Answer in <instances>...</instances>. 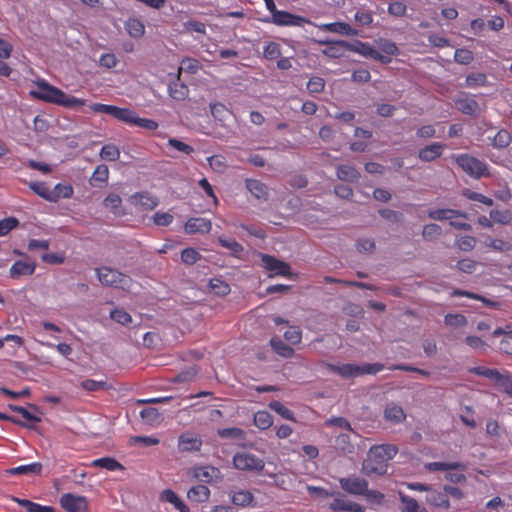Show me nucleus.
Returning <instances> with one entry per match:
<instances>
[{"mask_svg": "<svg viewBox=\"0 0 512 512\" xmlns=\"http://www.w3.org/2000/svg\"><path fill=\"white\" fill-rule=\"evenodd\" d=\"M406 418L403 408L396 403H388L384 409V419L393 424L402 423Z\"/></svg>", "mask_w": 512, "mask_h": 512, "instance_id": "obj_23", "label": "nucleus"}, {"mask_svg": "<svg viewBox=\"0 0 512 512\" xmlns=\"http://www.w3.org/2000/svg\"><path fill=\"white\" fill-rule=\"evenodd\" d=\"M425 469L429 472L450 471L466 469V465L462 462H429L425 464Z\"/></svg>", "mask_w": 512, "mask_h": 512, "instance_id": "obj_27", "label": "nucleus"}, {"mask_svg": "<svg viewBox=\"0 0 512 512\" xmlns=\"http://www.w3.org/2000/svg\"><path fill=\"white\" fill-rule=\"evenodd\" d=\"M100 157L106 161H117L120 158V150L114 144H106L101 148Z\"/></svg>", "mask_w": 512, "mask_h": 512, "instance_id": "obj_52", "label": "nucleus"}, {"mask_svg": "<svg viewBox=\"0 0 512 512\" xmlns=\"http://www.w3.org/2000/svg\"><path fill=\"white\" fill-rule=\"evenodd\" d=\"M11 500L24 507L27 512H54V508L52 506H44L28 499H21L12 496Z\"/></svg>", "mask_w": 512, "mask_h": 512, "instance_id": "obj_34", "label": "nucleus"}, {"mask_svg": "<svg viewBox=\"0 0 512 512\" xmlns=\"http://www.w3.org/2000/svg\"><path fill=\"white\" fill-rule=\"evenodd\" d=\"M129 201L131 204L141 206L145 210H153L159 204L158 198L148 191H141L132 194Z\"/></svg>", "mask_w": 512, "mask_h": 512, "instance_id": "obj_14", "label": "nucleus"}, {"mask_svg": "<svg viewBox=\"0 0 512 512\" xmlns=\"http://www.w3.org/2000/svg\"><path fill=\"white\" fill-rule=\"evenodd\" d=\"M428 217L433 220L443 221L451 220L456 217L467 219V213L450 208L432 209L428 211Z\"/></svg>", "mask_w": 512, "mask_h": 512, "instance_id": "obj_20", "label": "nucleus"}, {"mask_svg": "<svg viewBox=\"0 0 512 512\" xmlns=\"http://www.w3.org/2000/svg\"><path fill=\"white\" fill-rule=\"evenodd\" d=\"M231 501L236 506L247 507L254 501L253 494L248 490L233 491L230 494Z\"/></svg>", "mask_w": 512, "mask_h": 512, "instance_id": "obj_35", "label": "nucleus"}, {"mask_svg": "<svg viewBox=\"0 0 512 512\" xmlns=\"http://www.w3.org/2000/svg\"><path fill=\"white\" fill-rule=\"evenodd\" d=\"M200 259L201 255L195 248H185L181 252V261L186 265H193Z\"/></svg>", "mask_w": 512, "mask_h": 512, "instance_id": "obj_57", "label": "nucleus"}, {"mask_svg": "<svg viewBox=\"0 0 512 512\" xmlns=\"http://www.w3.org/2000/svg\"><path fill=\"white\" fill-rule=\"evenodd\" d=\"M426 502L438 509L448 510L450 508V501L446 497L444 489L442 491L436 489L429 490V493L426 495Z\"/></svg>", "mask_w": 512, "mask_h": 512, "instance_id": "obj_21", "label": "nucleus"}, {"mask_svg": "<svg viewBox=\"0 0 512 512\" xmlns=\"http://www.w3.org/2000/svg\"><path fill=\"white\" fill-rule=\"evenodd\" d=\"M325 88V80L321 77H311L307 83V90L311 94L321 93Z\"/></svg>", "mask_w": 512, "mask_h": 512, "instance_id": "obj_64", "label": "nucleus"}, {"mask_svg": "<svg viewBox=\"0 0 512 512\" xmlns=\"http://www.w3.org/2000/svg\"><path fill=\"white\" fill-rule=\"evenodd\" d=\"M442 235V228L438 224H427L423 227L422 237L427 241H432Z\"/></svg>", "mask_w": 512, "mask_h": 512, "instance_id": "obj_55", "label": "nucleus"}, {"mask_svg": "<svg viewBox=\"0 0 512 512\" xmlns=\"http://www.w3.org/2000/svg\"><path fill=\"white\" fill-rule=\"evenodd\" d=\"M89 108L94 113L111 115L115 119L131 126H138L147 130H156L159 126L157 121L148 118H140L135 111L129 108L102 103H92Z\"/></svg>", "mask_w": 512, "mask_h": 512, "instance_id": "obj_3", "label": "nucleus"}, {"mask_svg": "<svg viewBox=\"0 0 512 512\" xmlns=\"http://www.w3.org/2000/svg\"><path fill=\"white\" fill-rule=\"evenodd\" d=\"M270 345L273 351L281 357L291 358L294 354V349L284 343L279 337L271 338Z\"/></svg>", "mask_w": 512, "mask_h": 512, "instance_id": "obj_38", "label": "nucleus"}, {"mask_svg": "<svg viewBox=\"0 0 512 512\" xmlns=\"http://www.w3.org/2000/svg\"><path fill=\"white\" fill-rule=\"evenodd\" d=\"M335 448L343 454H350L354 450V446L350 441L348 434H340L335 440Z\"/></svg>", "mask_w": 512, "mask_h": 512, "instance_id": "obj_51", "label": "nucleus"}, {"mask_svg": "<svg viewBox=\"0 0 512 512\" xmlns=\"http://www.w3.org/2000/svg\"><path fill=\"white\" fill-rule=\"evenodd\" d=\"M337 177L342 181L352 182L359 177V172L350 165H341L337 167Z\"/></svg>", "mask_w": 512, "mask_h": 512, "instance_id": "obj_46", "label": "nucleus"}, {"mask_svg": "<svg viewBox=\"0 0 512 512\" xmlns=\"http://www.w3.org/2000/svg\"><path fill=\"white\" fill-rule=\"evenodd\" d=\"M91 466L106 469L108 471L123 470V465L112 457H102L92 461Z\"/></svg>", "mask_w": 512, "mask_h": 512, "instance_id": "obj_39", "label": "nucleus"}, {"mask_svg": "<svg viewBox=\"0 0 512 512\" xmlns=\"http://www.w3.org/2000/svg\"><path fill=\"white\" fill-rule=\"evenodd\" d=\"M74 189L71 184L58 183L51 189V200L52 203H57L60 199H69L73 196Z\"/></svg>", "mask_w": 512, "mask_h": 512, "instance_id": "obj_29", "label": "nucleus"}, {"mask_svg": "<svg viewBox=\"0 0 512 512\" xmlns=\"http://www.w3.org/2000/svg\"><path fill=\"white\" fill-rule=\"evenodd\" d=\"M201 68L202 65L199 60L186 57L181 61L177 75L180 76L182 71H185L189 74H196Z\"/></svg>", "mask_w": 512, "mask_h": 512, "instance_id": "obj_45", "label": "nucleus"}, {"mask_svg": "<svg viewBox=\"0 0 512 512\" xmlns=\"http://www.w3.org/2000/svg\"><path fill=\"white\" fill-rule=\"evenodd\" d=\"M95 274L104 286L128 291L133 284L130 276L108 266L96 268Z\"/></svg>", "mask_w": 512, "mask_h": 512, "instance_id": "obj_4", "label": "nucleus"}, {"mask_svg": "<svg viewBox=\"0 0 512 512\" xmlns=\"http://www.w3.org/2000/svg\"><path fill=\"white\" fill-rule=\"evenodd\" d=\"M455 161L466 174L474 179L490 176L487 164L474 156L460 154Z\"/></svg>", "mask_w": 512, "mask_h": 512, "instance_id": "obj_6", "label": "nucleus"}, {"mask_svg": "<svg viewBox=\"0 0 512 512\" xmlns=\"http://www.w3.org/2000/svg\"><path fill=\"white\" fill-rule=\"evenodd\" d=\"M169 95L175 100H185L189 94L188 86L180 82V76L177 75V79L172 81L168 86Z\"/></svg>", "mask_w": 512, "mask_h": 512, "instance_id": "obj_30", "label": "nucleus"}, {"mask_svg": "<svg viewBox=\"0 0 512 512\" xmlns=\"http://www.w3.org/2000/svg\"><path fill=\"white\" fill-rule=\"evenodd\" d=\"M29 95L34 99L66 108L82 107L85 105L84 99L67 95L44 79L36 82V89L31 90Z\"/></svg>", "mask_w": 512, "mask_h": 512, "instance_id": "obj_1", "label": "nucleus"}, {"mask_svg": "<svg viewBox=\"0 0 512 512\" xmlns=\"http://www.w3.org/2000/svg\"><path fill=\"white\" fill-rule=\"evenodd\" d=\"M193 476L204 483H217L223 479L220 469L210 465L195 467Z\"/></svg>", "mask_w": 512, "mask_h": 512, "instance_id": "obj_12", "label": "nucleus"}, {"mask_svg": "<svg viewBox=\"0 0 512 512\" xmlns=\"http://www.w3.org/2000/svg\"><path fill=\"white\" fill-rule=\"evenodd\" d=\"M319 29L347 36H357L358 31L345 22L322 23L316 25Z\"/></svg>", "mask_w": 512, "mask_h": 512, "instance_id": "obj_19", "label": "nucleus"}, {"mask_svg": "<svg viewBox=\"0 0 512 512\" xmlns=\"http://www.w3.org/2000/svg\"><path fill=\"white\" fill-rule=\"evenodd\" d=\"M462 195L469 200L480 202L486 206H492L493 200L481 193L472 191L470 189H464Z\"/></svg>", "mask_w": 512, "mask_h": 512, "instance_id": "obj_61", "label": "nucleus"}, {"mask_svg": "<svg viewBox=\"0 0 512 512\" xmlns=\"http://www.w3.org/2000/svg\"><path fill=\"white\" fill-rule=\"evenodd\" d=\"M377 46L380 51H382L384 56H396L399 53V49L395 42L389 39H379L377 41Z\"/></svg>", "mask_w": 512, "mask_h": 512, "instance_id": "obj_49", "label": "nucleus"}, {"mask_svg": "<svg viewBox=\"0 0 512 512\" xmlns=\"http://www.w3.org/2000/svg\"><path fill=\"white\" fill-rule=\"evenodd\" d=\"M281 45L274 41H268L263 46V57L266 60H276L281 56Z\"/></svg>", "mask_w": 512, "mask_h": 512, "instance_id": "obj_43", "label": "nucleus"}, {"mask_svg": "<svg viewBox=\"0 0 512 512\" xmlns=\"http://www.w3.org/2000/svg\"><path fill=\"white\" fill-rule=\"evenodd\" d=\"M160 500L174 505L179 512H189L188 506L171 489H165L160 494Z\"/></svg>", "mask_w": 512, "mask_h": 512, "instance_id": "obj_32", "label": "nucleus"}, {"mask_svg": "<svg viewBox=\"0 0 512 512\" xmlns=\"http://www.w3.org/2000/svg\"><path fill=\"white\" fill-rule=\"evenodd\" d=\"M487 83V76L484 73L469 74L465 80L466 86L470 88L484 87Z\"/></svg>", "mask_w": 512, "mask_h": 512, "instance_id": "obj_53", "label": "nucleus"}, {"mask_svg": "<svg viewBox=\"0 0 512 512\" xmlns=\"http://www.w3.org/2000/svg\"><path fill=\"white\" fill-rule=\"evenodd\" d=\"M492 336L501 337L499 342V350L502 353L512 356V330L509 325L505 328L498 327L492 332Z\"/></svg>", "mask_w": 512, "mask_h": 512, "instance_id": "obj_17", "label": "nucleus"}, {"mask_svg": "<svg viewBox=\"0 0 512 512\" xmlns=\"http://www.w3.org/2000/svg\"><path fill=\"white\" fill-rule=\"evenodd\" d=\"M29 188L37 194L39 197L50 202L51 200V189L42 181H33L28 183Z\"/></svg>", "mask_w": 512, "mask_h": 512, "instance_id": "obj_48", "label": "nucleus"}, {"mask_svg": "<svg viewBox=\"0 0 512 512\" xmlns=\"http://www.w3.org/2000/svg\"><path fill=\"white\" fill-rule=\"evenodd\" d=\"M329 508L335 512H365V507L346 499L343 495L337 494L329 504Z\"/></svg>", "mask_w": 512, "mask_h": 512, "instance_id": "obj_13", "label": "nucleus"}, {"mask_svg": "<svg viewBox=\"0 0 512 512\" xmlns=\"http://www.w3.org/2000/svg\"><path fill=\"white\" fill-rule=\"evenodd\" d=\"M457 109L465 115H474L479 109L478 103L468 97L459 98L455 102Z\"/></svg>", "mask_w": 512, "mask_h": 512, "instance_id": "obj_37", "label": "nucleus"}, {"mask_svg": "<svg viewBox=\"0 0 512 512\" xmlns=\"http://www.w3.org/2000/svg\"><path fill=\"white\" fill-rule=\"evenodd\" d=\"M218 242L222 247L230 250L234 256H237L244 250L243 246L240 243H238L234 238L219 237Z\"/></svg>", "mask_w": 512, "mask_h": 512, "instance_id": "obj_54", "label": "nucleus"}, {"mask_svg": "<svg viewBox=\"0 0 512 512\" xmlns=\"http://www.w3.org/2000/svg\"><path fill=\"white\" fill-rule=\"evenodd\" d=\"M444 149L445 145L443 143H431L419 150L418 158L423 162H432L442 156Z\"/></svg>", "mask_w": 512, "mask_h": 512, "instance_id": "obj_18", "label": "nucleus"}, {"mask_svg": "<svg viewBox=\"0 0 512 512\" xmlns=\"http://www.w3.org/2000/svg\"><path fill=\"white\" fill-rule=\"evenodd\" d=\"M218 435L221 438L244 439L246 436V433L241 428L229 427V428L219 429Z\"/></svg>", "mask_w": 512, "mask_h": 512, "instance_id": "obj_58", "label": "nucleus"}, {"mask_svg": "<svg viewBox=\"0 0 512 512\" xmlns=\"http://www.w3.org/2000/svg\"><path fill=\"white\" fill-rule=\"evenodd\" d=\"M397 452V447L391 444L372 446L362 464V472L367 476L386 474L388 462L393 459Z\"/></svg>", "mask_w": 512, "mask_h": 512, "instance_id": "obj_2", "label": "nucleus"}, {"mask_svg": "<svg viewBox=\"0 0 512 512\" xmlns=\"http://www.w3.org/2000/svg\"><path fill=\"white\" fill-rule=\"evenodd\" d=\"M262 265L268 272V276L273 278L275 276L291 277V266L289 263L282 261L272 255L260 254Z\"/></svg>", "mask_w": 512, "mask_h": 512, "instance_id": "obj_7", "label": "nucleus"}, {"mask_svg": "<svg viewBox=\"0 0 512 512\" xmlns=\"http://www.w3.org/2000/svg\"><path fill=\"white\" fill-rule=\"evenodd\" d=\"M212 229V223L209 219L192 217L187 220L184 230L187 234L202 233L207 234Z\"/></svg>", "mask_w": 512, "mask_h": 512, "instance_id": "obj_16", "label": "nucleus"}, {"mask_svg": "<svg viewBox=\"0 0 512 512\" xmlns=\"http://www.w3.org/2000/svg\"><path fill=\"white\" fill-rule=\"evenodd\" d=\"M207 161L211 169L217 173H223L227 168L225 157L222 155L210 156Z\"/></svg>", "mask_w": 512, "mask_h": 512, "instance_id": "obj_59", "label": "nucleus"}, {"mask_svg": "<svg viewBox=\"0 0 512 512\" xmlns=\"http://www.w3.org/2000/svg\"><path fill=\"white\" fill-rule=\"evenodd\" d=\"M103 206L116 216L125 215V211L122 207V199L116 193H109L103 200Z\"/></svg>", "mask_w": 512, "mask_h": 512, "instance_id": "obj_28", "label": "nucleus"}, {"mask_svg": "<svg viewBox=\"0 0 512 512\" xmlns=\"http://www.w3.org/2000/svg\"><path fill=\"white\" fill-rule=\"evenodd\" d=\"M36 264L33 262L16 261L10 267L9 275L11 278L16 279L21 276L32 275L35 272Z\"/></svg>", "mask_w": 512, "mask_h": 512, "instance_id": "obj_24", "label": "nucleus"}, {"mask_svg": "<svg viewBox=\"0 0 512 512\" xmlns=\"http://www.w3.org/2000/svg\"><path fill=\"white\" fill-rule=\"evenodd\" d=\"M474 59V55L472 51L465 49V48H459L456 49L454 53V60L455 62L462 64V65H468L470 64Z\"/></svg>", "mask_w": 512, "mask_h": 512, "instance_id": "obj_62", "label": "nucleus"}, {"mask_svg": "<svg viewBox=\"0 0 512 512\" xmlns=\"http://www.w3.org/2000/svg\"><path fill=\"white\" fill-rule=\"evenodd\" d=\"M401 503L403 504L402 512H428L424 507H421L418 501L403 493L399 494Z\"/></svg>", "mask_w": 512, "mask_h": 512, "instance_id": "obj_40", "label": "nucleus"}, {"mask_svg": "<svg viewBox=\"0 0 512 512\" xmlns=\"http://www.w3.org/2000/svg\"><path fill=\"white\" fill-rule=\"evenodd\" d=\"M246 188L251 192V194L262 201H267L269 197V189L268 187L259 180L256 179H247L246 180Z\"/></svg>", "mask_w": 512, "mask_h": 512, "instance_id": "obj_25", "label": "nucleus"}, {"mask_svg": "<svg viewBox=\"0 0 512 512\" xmlns=\"http://www.w3.org/2000/svg\"><path fill=\"white\" fill-rule=\"evenodd\" d=\"M109 179V168L105 164H100L96 166L92 176L90 178V182L93 186L103 187L107 184Z\"/></svg>", "mask_w": 512, "mask_h": 512, "instance_id": "obj_33", "label": "nucleus"}, {"mask_svg": "<svg viewBox=\"0 0 512 512\" xmlns=\"http://www.w3.org/2000/svg\"><path fill=\"white\" fill-rule=\"evenodd\" d=\"M233 466L241 471L261 472L265 467V462L248 452H237L233 456Z\"/></svg>", "mask_w": 512, "mask_h": 512, "instance_id": "obj_8", "label": "nucleus"}, {"mask_svg": "<svg viewBox=\"0 0 512 512\" xmlns=\"http://www.w3.org/2000/svg\"><path fill=\"white\" fill-rule=\"evenodd\" d=\"M18 226L19 220L16 217H7L0 220V237L6 236Z\"/></svg>", "mask_w": 512, "mask_h": 512, "instance_id": "obj_60", "label": "nucleus"}, {"mask_svg": "<svg viewBox=\"0 0 512 512\" xmlns=\"http://www.w3.org/2000/svg\"><path fill=\"white\" fill-rule=\"evenodd\" d=\"M269 408L286 420L296 421L293 411L284 406L280 401H271L269 403Z\"/></svg>", "mask_w": 512, "mask_h": 512, "instance_id": "obj_50", "label": "nucleus"}, {"mask_svg": "<svg viewBox=\"0 0 512 512\" xmlns=\"http://www.w3.org/2000/svg\"><path fill=\"white\" fill-rule=\"evenodd\" d=\"M127 33L133 38H140L145 32L144 24L136 18H129L125 24Z\"/></svg>", "mask_w": 512, "mask_h": 512, "instance_id": "obj_42", "label": "nucleus"}, {"mask_svg": "<svg viewBox=\"0 0 512 512\" xmlns=\"http://www.w3.org/2000/svg\"><path fill=\"white\" fill-rule=\"evenodd\" d=\"M140 416L142 420L151 426H155L160 424L162 421V417L158 409L153 407L144 408L140 412Z\"/></svg>", "mask_w": 512, "mask_h": 512, "instance_id": "obj_41", "label": "nucleus"}, {"mask_svg": "<svg viewBox=\"0 0 512 512\" xmlns=\"http://www.w3.org/2000/svg\"><path fill=\"white\" fill-rule=\"evenodd\" d=\"M327 367L330 371L340 375L343 378H354L364 374L374 375L384 369V365L380 363H372V364H342V365H334L327 364Z\"/></svg>", "mask_w": 512, "mask_h": 512, "instance_id": "obj_5", "label": "nucleus"}, {"mask_svg": "<svg viewBox=\"0 0 512 512\" xmlns=\"http://www.w3.org/2000/svg\"><path fill=\"white\" fill-rule=\"evenodd\" d=\"M265 22H271L277 26H298L301 27L304 24H313L308 18L300 15H296L284 10H278L271 19H265Z\"/></svg>", "mask_w": 512, "mask_h": 512, "instance_id": "obj_9", "label": "nucleus"}, {"mask_svg": "<svg viewBox=\"0 0 512 512\" xmlns=\"http://www.w3.org/2000/svg\"><path fill=\"white\" fill-rule=\"evenodd\" d=\"M339 484L345 492L351 495L363 496L365 492H368V481L355 475L340 478Z\"/></svg>", "mask_w": 512, "mask_h": 512, "instance_id": "obj_10", "label": "nucleus"}, {"mask_svg": "<svg viewBox=\"0 0 512 512\" xmlns=\"http://www.w3.org/2000/svg\"><path fill=\"white\" fill-rule=\"evenodd\" d=\"M254 425L261 430H266L273 424V417L267 411H258L254 414Z\"/></svg>", "mask_w": 512, "mask_h": 512, "instance_id": "obj_44", "label": "nucleus"}, {"mask_svg": "<svg viewBox=\"0 0 512 512\" xmlns=\"http://www.w3.org/2000/svg\"><path fill=\"white\" fill-rule=\"evenodd\" d=\"M320 44H327V47L322 51V54L328 58H339L343 55V48H349L350 44L345 41H319Z\"/></svg>", "mask_w": 512, "mask_h": 512, "instance_id": "obj_26", "label": "nucleus"}, {"mask_svg": "<svg viewBox=\"0 0 512 512\" xmlns=\"http://www.w3.org/2000/svg\"><path fill=\"white\" fill-rule=\"evenodd\" d=\"M470 372L475 375H479V376L488 378V379L492 380L495 384L501 386L502 388L504 386V378L507 377V373L502 374L496 369L486 368L483 366L474 367L470 370Z\"/></svg>", "mask_w": 512, "mask_h": 512, "instance_id": "obj_22", "label": "nucleus"}, {"mask_svg": "<svg viewBox=\"0 0 512 512\" xmlns=\"http://www.w3.org/2000/svg\"><path fill=\"white\" fill-rule=\"evenodd\" d=\"M8 407L13 412L19 413L27 422H31V423H39V422H41V417L40 416L31 413L28 409H26V408H24L22 406H17V405H14V404H9Z\"/></svg>", "mask_w": 512, "mask_h": 512, "instance_id": "obj_56", "label": "nucleus"}, {"mask_svg": "<svg viewBox=\"0 0 512 512\" xmlns=\"http://www.w3.org/2000/svg\"><path fill=\"white\" fill-rule=\"evenodd\" d=\"M42 464L40 462H33L26 465H20L6 470L7 475H39L42 472Z\"/></svg>", "mask_w": 512, "mask_h": 512, "instance_id": "obj_31", "label": "nucleus"}, {"mask_svg": "<svg viewBox=\"0 0 512 512\" xmlns=\"http://www.w3.org/2000/svg\"><path fill=\"white\" fill-rule=\"evenodd\" d=\"M490 218L499 224H508L510 223L512 216L509 210H491Z\"/></svg>", "mask_w": 512, "mask_h": 512, "instance_id": "obj_63", "label": "nucleus"}, {"mask_svg": "<svg viewBox=\"0 0 512 512\" xmlns=\"http://www.w3.org/2000/svg\"><path fill=\"white\" fill-rule=\"evenodd\" d=\"M187 496L191 501L203 503L208 501L210 490L205 485H196L188 491Z\"/></svg>", "mask_w": 512, "mask_h": 512, "instance_id": "obj_36", "label": "nucleus"}, {"mask_svg": "<svg viewBox=\"0 0 512 512\" xmlns=\"http://www.w3.org/2000/svg\"><path fill=\"white\" fill-rule=\"evenodd\" d=\"M511 142L512 137L509 131H507L506 129H500L493 137L492 145L495 148L503 149L508 147Z\"/></svg>", "mask_w": 512, "mask_h": 512, "instance_id": "obj_47", "label": "nucleus"}, {"mask_svg": "<svg viewBox=\"0 0 512 512\" xmlns=\"http://www.w3.org/2000/svg\"><path fill=\"white\" fill-rule=\"evenodd\" d=\"M60 505L67 512H87L88 503L85 497L65 493L60 498Z\"/></svg>", "mask_w": 512, "mask_h": 512, "instance_id": "obj_11", "label": "nucleus"}, {"mask_svg": "<svg viewBox=\"0 0 512 512\" xmlns=\"http://www.w3.org/2000/svg\"><path fill=\"white\" fill-rule=\"evenodd\" d=\"M202 447V439L191 432L183 433L178 439V448L183 452H198Z\"/></svg>", "mask_w": 512, "mask_h": 512, "instance_id": "obj_15", "label": "nucleus"}]
</instances>
